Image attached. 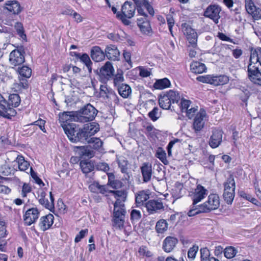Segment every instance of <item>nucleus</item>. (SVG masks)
Segmentation results:
<instances>
[{"instance_id":"5","label":"nucleus","mask_w":261,"mask_h":261,"mask_svg":"<svg viewBox=\"0 0 261 261\" xmlns=\"http://www.w3.org/2000/svg\"><path fill=\"white\" fill-rule=\"evenodd\" d=\"M223 185V198L227 204H231L235 195L236 185L233 176L230 175L226 181L224 182Z\"/></svg>"},{"instance_id":"23","label":"nucleus","mask_w":261,"mask_h":261,"mask_svg":"<svg viewBox=\"0 0 261 261\" xmlns=\"http://www.w3.org/2000/svg\"><path fill=\"white\" fill-rule=\"evenodd\" d=\"M91 57L95 62H100L105 58V53L99 46H94L91 50Z\"/></svg>"},{"instance_id":"38","label":"nucleus","mask_w":261,"mask_h":261,"mask_svg":"<svg viewBox=\"0 0 261 261\" xmlns=\"http://www.w3.org/2000/svg\"><path fill=\"white\" fill-rule=\"evenodd\" d=\"M80 167L83 172L87 174L93 170L94 165L91 162L82 161L80 163Z\"/></svg>"},{"instance_id":"53","label":"nucleus","mask_w":261,"mask_h":261,"mask_svg":"<svg viewBox=\"0 0 261 261\" xmlns=\"http://www.w3.org/2000/svg\"><path fill=\"white\" fill-rule=\"evenodd\" d=\"M139 75L143 77L149 76L151 74V69L150 68H145L144 67H139Z\"/></svg>"},{"instance_id":"16","label":"nucleus","mask_w":261,"mask_h":261,"mask_svg":"<svg viewBox=\"0 0 261 261\" xmlns=\"http://www.w3.org/2000/svg\"><path fill=\"white\" fill-rule=\"evenodd\" d=\"M245 8L254 19L259 20L261 18V10L255 6L252 0H245Z\"/></svg>"},{"instance_id":"19","label":"nucleus","mask_w":261,"mask_h":261,"mask_svg":"<svg viewBox=\"0 0 261 261\" xmlns=\"http://www.w3.org/2000/svg\"><path fill=\"white\" fill-rule=\"evenodd\" d=\"M146 207L150 214H153L158 210L163 209L164 206L160 200H150L146 203Z\"/></svg>"},{"instance_id":"29","label":"nucleus","mask_w":261,"mask_h":261,"mask_svg":"<svg viewBox=\"0 0 261 261\" xmlns=\"http://www.w3.org/2000/svg\"><path fill=\"white\" fill-rule=\"evenodd\" d=\"M229 82L228 77L226 75H212L211 84L215 86L223 85Z\"/></svg>"},{"instance_id":"4","label":"nucleus","mask_w":261,"mask_h":261,"mask_svg":"<svg viewBox=\"0 0 261 261\" xmlns=\"http://www.w3.org/2000/svg\"><path fill=\"white\" fill-rule=\"evenodd\" d=\"M136 5L130 2H125L121 6V11H119L114 6L111 7L113 13L116 18L126 25L130 24L129 19L134 17L136 12Z\"/></svg>"},{"instance_id":"22","label":"nucleus","mask_w":261,"mask_h":261,"mask_svg":"<svg viewBox=\"0 0 261 261\" xmlns=\"http://www.w3.org/2000/svg\"><path fill=\"white\" fill-rule=\"evenodd\" d=\"M54 216L50 214L41 217L39 223L41 229L45 231L49 229L54 223Z\"/></svg>"},{"instance_id":"24","label":"nucleus","mask_w":261,"mask_h":261,"mask_svg":"<svg viewBox=\"0 0 261 261\" xmlns=\"http://www.w3.org/2000/svg\"><path fill=\"white\" fill-rule=\"evenodd\" d=\"M141 170L143 181L145 182L149 181L152 176L151 165L149 163H144L141 167Z\"/></svg>"},{"instance_id":"31","label":"nucleus","mask_w":261,"mask_h":261,"mask_svg":"<svg viewBox=\"0 0 261 261\" xmlns=\"http://www.w3.org/2000/svg\"><path fill=\"white\" fill-rule=\"evenodd\" d=\"M119 94L123 98H127L132 93L130 87L124 84H121L117 87Z\"/></svg>"},{"instance_id":"62","label":"nucleus","mask_w":261,"mask_h":261,"mask_svg":"<svg viewBox=\"0 0 261 261\" xmlns=\"http://www.w3.org/2000/svg\"><path fill=\"white\" fill-rule=\"evenodd\" d=\"M125 213V211L124 209V207L118 206V207H117L116 208H115V207H114V215L120 217H124Z\"/></svg>"},{"instance_id":"52","label":"nucleus","mask_w":261,"mask_h":261,"mask_svg":"<svg viewBox=\"0 0 261 261\" xmlns=\"http://www.w3.org/2000/svg\"><path fill=\"white\" fill-rule=\"evenodd\" d=\"M6 223L0 218V239L7 237L8 234Z\"/></svg>"},{"instance_id":"9","label":"nucleus","mask_w":261,"mask_h":261,"mask_svg":"<svg viewBox=\"0 0 261 261\" xmlns=\"http://www.w3.org/2000/svg\"><path fill=\"white\" fill-rule=\"evenodd\" d=\"M221 8L218 5H211L208 6L204 12L203 15L212 19L216 24L218 23L220 18V13Z\"/></svg>"},{"instance_id":"54","label":"nucleus","mask_w":261,"mask_h":261,"mask_svg":"<svg viewBox=\"0 0 261 261\" xmlns=\"http://www.w3.org/2000/svg\"><path fill=\"white\" fill-rule=\"evenodd\" d=\"M200 257L202 260H206L210 257V251L206 247L201 248Z\"/></svg>"},{"instance_id":"57","label":"nucleus","mask_w":261,"mask_h":261,"mask_svg":"<svg viewBox=\"0 0 261 261\" xmlns=\"http://www.w3.org/2000/svg\"><path fill=\"white\" fill-rule=\"evenodd\" d=\"M191 101L182 98L180 102V109L182 112H185L190 107Z\"/></svg>"},{"instance_id":"43","label":"nucleus","mask_w":261,"mask_h":261,"mask_svg":"<svg viewBox=\"0 0 261 261\" xmlns=\"http://www.w3.org/2000/svg\"><path fill=\"white\" fill-rule=\"evenodd\" d=\"M79 59H80V61L86 66L89 72L91 73L92 71V63L89 56L86 54H84L81 56Z\"/></svg>"},{"instance_id":"18","label":"nucleus","mask_w":261,"mask_h":261,"mask_svg":"<svg viewBox=\"0 0 261 261\" xmlns=\"http://www.w3.org/2000/svg\"><path fill=\"white\" fill-rule=\"evenodd\" d=\"M114 71L112 63L107 61L100 69V76L105 80H109L114 75Z\"/></svg>"},{"instance_id":"11","label":"nucleus","mask_w":261,"mask_h":261,"mask_svg":"<svg viewBox=\"0 0 261 261\" xmlns=\"http://www.w3.org/2000/svg\"><path fill=\"white\" fill-rule=\"evenodd\" d=\"M24 55V51L21 48L13 50L9 55L10 64L15 66L22 64L25 61Z\"/></svg>"},{"instance_id":"28","label":"nucleus","mask_w":261,"mask_h":261,"mask_svg":"<svg viewBox=\"0 0 261 261\" xmlns=\"http://www.w3.org/2000/svg\"><path fill=\"white\" fill-rule=\"evenodd\" d=\"M171 83L167 78L156 80L153 84V87L155 89L163 90L170 87Z\"/></svg>"},{"instance_id":"56","label":"nucleus","mask_w":261,"mask_h":261,"mask_svg":"<svg viewBox=\"0 0 261 261\" xmlns=\"http://www.w3.org/2000/svg\"><path fill=\"white\" fill-rule=\"evenodd\" d=\"M32 191L31 187L27 183H24L21 192V195L22 197H25L27 196V194L30 193Z\"/></svg>"},{"instance_id":"2","label":"nucleus","mask_w":261,"mask_h":261,"mask_svg":"<svg viewBox=\"0 0 261 261\" xmlns=\"http://www.w3.org/2000/svg\"><path fill=\"white\" fill-rule=\"evenodd\" d=\"M249 61L248 78L254 84L261 85V48L251 51Z\"/></svg>"},{"instance_id":"10","label":"nucleus","mask_w":261,"mask_h":261,"mask_svg":"<svg viewBox=\"0 0 261 261\" xmlns=\"http://www.w3.org/2000/svg\"><path fill=\"white\" fill-rule=\"evenodd\" d=\"M47 196L46 193L43 190H40L38 191V201L40 204L48 209L50 211L54 208V199L53 195L50 192L49 193V199Z\"/></svg>"},{"instance_id":"17","label":"nucleus","mask_w":261,"mask_h":261,"mask_svg":"<svg viewBox=\"0 0 261 261\" xmlns=\"http://www.w3.org/2000/svg\"><path fill=\"white\" fill-rule=\"evenodd\" d=\"M4 9L14 15H18L22 11V7L17 1H8L4 5Z\"/></svg>"},{"instance_id":"8","label":"nucleus","mask_w":261,"mask_h":261,"mask_svg":"<svg viewBox=\"0 0 261 261\" xmlns=\"http://www.w3.org/2000/svg\"><path fill=\"white\" fill-rule=\"evenodd\" d=\"M59 120L64 130L65 126L67 125H73L74 129H75V124L70 123V122H79L76 112H64L62 113H60L59 114Z\"/></svg>"},{"instance_id":"25","label":"nucleus","mask_w":261,"mask_h":261,"mask_svg":"<svg viewBox=\"0 0 261 261\" xmlns=\"http://www.w3.org/2000/svg\"><path fill=\"white\" fill-rule=\"evenodd\" d=\"M117 163L119 168L120 169L121 172L126 174L125 178L128 180L129 176L127 172L128 169V162L126 159L122 156H120L117 158Z\"/></svg>"},{"instance_id":"60","label":"nucleus","mask_w":261,"mask_h":261,"mask_svg":"<svg viewBox=\"0 0 261 261\" xmlns=\"http://www.w3.org/2000/svg\"><path fill=\"white\" fill-rule=\"evenodd\" d=\"M110 192L112 193L115 198L117 199V198H120L121 199H125L126 195L125 193L121 191H111Z\"/></svg>"},{"instance_id":"36","label":"nucleus","mask_w":261,"mask_h":261,"mask_svg":"<svg viewBox=\"0 0 261 261\" xmlns=\"http://www.w3.org/2000/svg\"><path fill=\"white\" fill-rule=\"evenodd\" d=\"M149 198V194L147 191H141L136 195V202L137 204H141Z\"/></svg>"},{"instance_id":"33","label":"nucleus","mask_w":261,"mask_h":261,"mask_svg":"<svg viewBox=\"0 0 261 261\" xmlns=\"http://www.w3.org/2000/svg\"><path fill=\"white\" fill-rule=\"evenodd\" d=\"M14 30L19 37L23 40H27V36L23 25L21 22H16L14 25Z\"/></svg>"},{"instance_id":"55","label":"nucleus","mask_w":261,"mask_h":261,"mask_svg":"<svg viewBox=\"0 0 261 261\" xmlns=\"http://www.w3.org/2000/svg\"><path fill=\"white\" fill-rule=\"evenodd\" d=\"M166 20H167V24L168 25L169 31H170V33L171 34V35L173 36L172 28L174 26V23H175L174 19L172 15H171L170 14H168L166 16Z\"/></svg>"},{"instance_id":"39","label":"nucleus","mask_w":261,"mask_h":261,"mask_svg":"<svg viewBox=\"0 0 261 261\" xmlns=\"http://www.w3.org/2000/svg\"><path fill=\"white\" fill-rule=\"evenodd\" d=\"M168 223L164 219H161L156 222L155 229L158 233H163L168 229Z\"/></svg>"},{"instance_id":"6","label":"nucleus","mask_w":261,"mask_h":261,"mask_svg":"<svg viewBox=\"0 0 261 261\" xmlns=\"http://www.w3.org/2000/svg\"><path fill=\"white\" fill-rule=\"evenodd\" d=\"M76 114L79 122L84 123L92 121L97 114V110L91 104H87Z\"/></svg>"},{"instance_id":"37","label":"nucleus","mask_w":261,"mask_h":261,"mask_svg":"<svg viewBox=\"0 0 261 261\" xmlns=\"http://www.w3.org/2000/svg\"><path fill=\"white\" fill-rule=\"evenodd\" d=\"M159 105L163 109L168 110L170 108L171 102L168 97L165 94L161 95L159 99Z\"/></svg>"},{"instance_id":"34","label":"nucleus","mask_w":261,"mask_h":261,"mask_svg":"<svg viewBox=\"0 0 261 261\" xmlns=\"http://www.w3.org/2000/svg\"><path fill=\"white\" fill-rule=\"evenodd\" d=\"M91 144V146L94 149L101 151L102 150L103 143L99 138H91L86 141Z\"/></svg>"},{"instance_id":"30","label":"nucleus","mask_w":261,"mask_h":261,"mask_svg":"<svg viewBox=\"0 0 261 261\" xmlns=\"http://www.w3.org/2000/svg\"><path fill=\"white\" fill-rule=\"evenodd\" d=\"M89 189L91 192L95 193L105 194L108 192L106 186L100 185L98 182H93L91 184L89 187Z\"/></svg>"},{"instance_id":"21","label":"nucleus","mask_w":261,"mask_h":261,"mask_svg":"<svg viewBox=\"0 0 261 261\" xmlns=\"http://www.w3.org/2000/svg\"><path fill=\"white\" fill-rule=\"evenodd\" d=\"M178 240L173 237H167L163 241V249L166 252H171L175 247Z\"/></svg>"},{"instance_id":"15","label":"nucleus","mask_w":261,"mask_h":261,"mask_svg":"<svg viewBox=\"0 0 261 261\" xmlns=\"http://www.w3.org/2000/svg\"><path fill=\"white\" fill-rule=\"evenodd\" d=\"M39 216V211L37 208H31L28 210L23 216L24 223L30 226L35 223L38 219Z\"/></svg>"},{"instance_id":"44","label":"nucleus","mask_w":261,"mask_h":261,"mask_svg":"<svg viewBox=\"0 0 261 261\" xmlns=\"http://www.w3.org/2000/svg\"><path fill=\"white\" fill-rule=\"evenodd\" d=\"M81 151L82 155L88 158H91L94 155V152L88 146H81L79 147Z\"/></svg>"},{"instance_id":"51","label":"nucleus","mask_w":261,"mask_h":261,"mask_svg":"<svg viewBox=\"0 0 261 261\" xmlns=\"http://www.w3.org/2000/svg\"><path fill=\"white\" fill-rule=\"evenodd\" d=\"M199 248L198 246L194 245L191 247L188 252V257L191 260H193L198 251Z\"/></svg>"},{"instance_id":"48","label":"nucleus","mask_w":261,"mask_h":261,"mask_svg":"<svg viewBox=\"0 0 261 261\" xmlns=\"http://www.w3.org/2000/svg\"><path fill=\"white\" fill-rule=\"evenodd\" d=\"M155 156L160 159L164 164H167L168 161L166 159V153L162 148H158Z\"/></svg>"},{"instance_id":"46","label":"nucleus","mask_w":261,"mask_h":261,"mask_svg":"<svg viewBox=\"0 0 261 261\" xmlns=\"http://www.w3.org/2000/svg\"><path fill=\"white\" fill-rule=\"evenodd\" d=\"M19 74L22 77L29 78L32 74V70L28 66H23L18 69Z\"/></svg>"},{"instance_id":"47","label":"nucleus","mask_w":261,"mask_h":261,"mask_svg":"<svg viewBox=\"0 0 261 261\" xmlns=\"http://www.w3.org/2000/svg\"><path fill=\"white\" fill-rule=\"evenodd\" d=\"M148 116L150 119L153 121H156L161 116V112L157 107H154L152 111L148 113Z\"/></svg>"},{"instance_id":"32","label":"nucleus","mask_w":261,"mask_h":261,"mask_svg":"<svg viewBox=\"0 0 261 261\" xmlns=\"http://www.w3.org/2000/svg\"><path fill=\"white\" fill-rule=\"evenodd\" d=\"M16 162L18 165V168L20 171H29L30 164L25 161L22 156H18L16 160Z\"/></svg>"},{"instance_id":"42","label":"nucleus","mask_w":261,"mask_h":261,"mask_svg":"<svg viewBox=\"0 0 261 261\" xmlns=\"http://www.w3.org/2000/svg\"><path fill=\"white\" fill-rule=\"evenodd\" d=\"M9 102L8 105L11 106L12 107H18L20 102V98L17 94H11L9 98Z\"/></svg>"},{"instance_id":"14","label":"nucleus","mask_w":261,"mask_h":261,"mask_svg":"<svg viewBox=\"0 0 261 261\" xmlns=\"http://www.w3.org/2000/svg\"><path fill=\"white\" fill-rule=\"evenodd\" d=\"M182 29L192 46L195 47L197 44V33L190 25L186 23L182 25Z\"/></svg>"},{"instance_id":"63","label":"nucleus","mask_w":261,"mask_h":261,"mask_svg":"<svg viewBox=\"0 0 261 261\" xmlns=\"http://www.w3.org/2000/svg\"><path fill=\"white\" fill-rule=\"evenodd\" d=\"M123 81V76L122 73L117 74L114 79V84L115 86L118 87L121 85V83Z\"/></svg>"},{"instance_id":"35","label":"nucleus","mask_w":261,"mask_h":261,"mask_svg":"<svg viewBox=\"0 0 261 261\" xmlns=\"http://www.w3.org/2000/svg\"><path fill=\"white\" fill-rule=\"evenodd\" d=\"M143 127L145 129V133L148 137L153 138L158 134V130L151 124L147 123L144 124Z\"/></svg>"},{"instance_id":"41","label":"nucleus","mask_w":261,"mask_h":261,"mask_svg":"<svg viewBox=\"0 0 261 261\" xmlns=\"http://www.w3.org/2000/svg\"><path fill=\"white\" fill-rule=\"evenodd\" d=\"M10 106L7 105L5 109L2 110L1 116L7 118H11V117L14 116L16 114V111L11 108Z\"/></svg>"},{"instance_id":"12","label":"nucleus","mask_w":261,"mask_h":261,"mask_svg":"<svg viewBox=\"0 0 261 261\" xmlns=\"http://www.w3.org/2000/svg\"><path fill=\"white\" fill-rule=\"evenodd\" d=\"M223 132L221 129L214 128L209 139V145L213 148L218 147L221 143Z\"/></svg>"},{"instance_id":"7","label":"nucleus","mask_w":261,"mask_h":261,"mask_svg":"<svg viewBox=\"0 0 261 261\" xmlns=\"http://www.w3.org/2000/svg\"><path fill=\"white\" fill-rule=\"evenodd\" d=\"M208 191L205 187L198 184L196 188L189 193V196L195 205L203 200L207 195Z\"/></svg>"},{"instance_id":"40","label":"nucleus","mask_w":261,"mask_h":261,"mask_svg":"<svg viewBox=\"0 0 261 261\" xmlns=\"http://www.w3.org/2000/svg\"><path fill=\"white\" fill-rule=\"evenodd\" d=\"M165 94L170 99V102L173 103L178 102L180 98L179 93L173 90H170Z\"/></svg>"},{"instance_id":"50","label":"nucleus","mask_w":261,"mask_h":261,"mask_svg":"<svg viewBox=\"0 0 261 261\" xmlns=\"http://www.w3.org/2000/svg\"><path fill=\"white\" fill-rule=\"evenodd\" d=\"M124 217H120L114 215L113 226L121 229L124 224Z\"/></svg>"},{"instance_id":"13","label":"nucleus","mask_w":261,"mask_h":261,"mask_svg":"<svg viewBox=\"0 0 261 261\" xmlns=\"http://www.w3.org/2000/svg\"><path fill=\"white\" fill-rule=\"evenodd\" d=\"M206 120V112L203 109H200V111L196 114V116L194 119L193 125L195 130H200L203 127Z\"/></svg>"},{"instance_id":"3","label":"nucleus","mask_w":261,"mask_h":261,"mask_svg":"<svg viewBox=\"0 0 261 261\" xmlns=\"http://www.w3.org/2000/svg\"><path fill=\"white\" fill-rule=\"evenodd\" d=\"M220 200L217 194H210L207 200L203 203L193 206L187 213L189 217L203 213H208L217 210L220 206Z\"/></svg>"},{"instance_id":"61","label":"nucleus","mask_w":261,"mask_h":261,"mask_svg":"<svg viewBox=\"0 0 261 261\" xmlns=\"http://www.w3.org/2000/svg\"><path fill=\"white\" fill-rule=\"evenodd\" d=\"M138 252L140 255L143 256L149 257L152 255L151 252L148 250L147 248L144 246H142L140 247Z\"/></svg>"},{"instance_id":"1","label":"nucleus","mask_w":261,"mask_h":261,"mask_svg":"<svg viewBox=\"0 0 261 261\" xmlns=\"http://www.w3.org/2000/svg\"><path fill=\"white\" fill-rule=\"evenodd\" d=\"M99 130V125L96 122L87 123L82 129H74L73 125L65 126L64 132L68 139L73 142H83L89 140V138L94 135Z\"/></svg>"},{"instance_id":"27","label":"nucleus","mask_w":261,"mask_h":261,"mask_svg":"<svg viewBox=\"0 0 261 261\" xmlns=\"http://www.w3.org/2000/svg\"><path fill=\"white\" fill-rule=\"evenodd\" d=\"M191 71L196 74H200L204 72L206 68L204 64L199 62H193L190 65Z\"/></svg>"},{"instance_id":"58","label":"nucleus","mask_w":261,"mask_h":261,"mask_svg":"<svg viewBox=\"0 0 261 261\" xmlns=\"http://www.w3.org/2000/svg\"><path fill=\"white\" fill-rule=\"evenodd\" d=\"M29 172L31 173L32 177L33 178L36 184L40 186H44L43 181L38 177L37 173L33 170L31 167L29 169Z\"/></svg>"},{"instance_id":"45","label":"nucleus","mask_w":261,"mask_h":261,"mask_svg":"<svg viewBox=\"0 0 261 261\" xmlns=\"http://www.w3.org/2000/svg\"><path fill=\"white\" fill-rule=\"evenodd\" d=\"M237 250L236 248L232 246H229L226 247L224 250V256L227 258H233L237 253Z\"/></svg>"},{"instance_id":"64","label":"nucleus","mask_w":261,"mask_h":261,"mask_svg":"<svg viewBox=\"0 0 261 261\" xmlns=\"http://www.w3.org/2000/svg\"><path fill=\"white\" fill-rule=\"evenodd\" d=\"M212 75H206L205 76H199L197 77L196 79L199 82L202 83H205L211 84Z\"/></svg>"},{"instance_id":"49","label":"nucleus","mask_w":261,"mask_h":261,"mask_svg":"<svg viewBox=\"0 0 261 261\" xmlns=\"http://www.w3.org/2000/svg\"><path fill=\"white\" fill-rule=\"evenodd\" d=\"M141 213L139 210L133 209L130 212V220L133 223H136L141 218Z\"/></svg>"},{"instance_id":"59","label":"nucleus","mask_w":261,"mask_h":261,"mask_svg":"<svg viewBox=\"0 0 261 261\" xmlns=\"http://www.w3.org/2000/svg\"><path fill=\"white\" fill-rule=\"evenodd\" d=\"M88 232L87 229H83L80 231V232L76 236L74 241L75 243H78L84 238Z\"/></svg>"},{"instance_id":"26","label":"nucleus","mask_w":261,"mask_h":261,"mask_svg":"<svg viewBox=\"0 0 261 261\" xmlns=\"http://www.w3.org/2000/svg\"><path fill=\"white\" fill-rule=\"evenodd\" d=\"M137 24L143 33L148 34L150 33L151 31L150 25L146 17L138 18Z\"/></svg>"},{"instance_id":"20","label":"nucleus","mask_w":261,"mask_h":261,"mask_svg":"<svg viewBox=\"0 0 261 261\" xmlns=\"http://www.w3.org/2000/svg\"><path fill=\"white\" fill-rule=\"evenodd\" d=\"M105 56L109 60H118L120 52L117 47L114 45H110L105 49Z\"/></svg>"}]
</instances>
